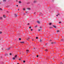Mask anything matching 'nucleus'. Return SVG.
Instances as JSON below:
<instances>
[{
	"instance_id": "nucleus-1",
	"label": "nucleus",
	"mask_w": 64,
	"mask_h": 64,
	"mask_svg": "<svg viewBox=\"0 0 64 64\" xmlns=\"http://www.w3.org/2000/svg\"><path fill=\"white\" fill-rule=\"evenodd\" d=\"M64 40V38H63L61 40V41L62 42H63Z\"/></svg>"
},
{
	"instance_id": "nucleus-2",
	"label": "nucleus",
	"mask_w": 64,
	"mask_h": 64,
	"mask_svg": "<svg viewBox=\"0 0 64 64\" xmlns=\"http://www.w3.org/2000/svg\"><path fill=\"white\" fill-rule=\"evenodd\" d=\"M37 1L36 0V1H34V3H35L37 2Z\"/></svg>"
},
{
	"instance_id": "nucleus-3",
	"label": "nucleus",
	"mask_w": 64,
	"mask_h": 64,
	"mask_svg": "<svg viewBox=\"0 0 64 64\" xmlns=\"http://www.w3.org/2000/svg\"><path fill=\"white\" fill-rule=\"evenodd\" d=\"M53 27H54V28H56V26H55V25H53Z\"/></svg>"
},
{
	"instance_id": "nucleus-4",
	"label": "nucleus",
	"mask_w": 64,
	"mask_h": 64,
	"mask_svg": "<svg viewBox=\"0 0 64 64\" xmlns=\"http://www.w3.org/2000/svg\"><path fill=\"white\" fill-rule=\"evenodd\" d=\"M37 22L38 23V24H40V22L39 21H37Z\"/></svg>"
},
{
	"instance_id": "nucleus-5",
	"label": "nucleus",
	"mask_w": 64,
	"mask_h": 64,
	"mask_svg": "<svg viewBox=\"0 0 64 64\" xmlns=\"http://www.w3.org/2000/svg\"><path fill=\"white\" fill-rule=\"evenodd\" d=\"M27 9L28 10H31V8H27Z\"/></svg>"
},
{
	"instance_id": "nucleus-6",
	"label": "nucleus",
	"mask_w": 64,
	"mask_h": 64,
	"mask_svg": "<svg viewBox=\"0 0 64 64\" xmlns=\"http://www.w3.org/2000/svg\"><path fill=\"white\" fill-rule=\"evenodd\" d=\"M10 48H8L7 49V50H10Z\"/></svg>"
},
{
	"instance_id": "nucleus-7",
	"label": "nucleus",
	"mask_w": 64,
	"mask_h": 64,
	"mask_svg": "<svg viewBox=\"0 0 64 64\" xmlns=\"http://www.w3.org/2000/svg\"><path fill=\"white\" fill-rule=\"evenodd\" d=\"M26 51L27 52H29V50H26Z\"/></svg>"
},
{
	"instance_id": "nucleus-8",
	"label": "nucleus",
	"mask_w": 64,
	"mask_h": 64,
	"mask_svg": "<svg viewBox=\"0 0 64 64\" xmlns=\"http://www.w3.org/2000/svg\"><path fill=\"white\" fill-rule=\"evenodd\" d=\"M5 56H8V54H5Z\"/></svg>"
},
{
	"instance_id": "nucleus-9",
	"label": "nucleus",
	"mask_w": 64,
	"mask_h": 64,
	"mask_svg": "<svg viewBox=\"0 0 64 64\" xmlns=\"http://www.w3.org/2000/svg\"><path fill=\"white\" fill-rule=\"evenodd\" d=\"M6 16H5L4 15H3V17H4V18H5V17H6Z\"/></svg>"
},
{
	"instance_id": "nucleus-10",
	"label": "nucleus",
	"mask_w": 64,
	"mask_h": 64,
	"mask_svg": "<svg viewBox=\"0 0 64 64\" xmlns=\"http://www.w3.org/2000/svg\"><path fill=\"white\" fill-rule=\"evenodd\" d=\"M30 3V2H27V4H29Z\"/></svg>"
},
{
	"instance_id": "nucleus-11",
	"label": "nucleus",
	"mask_w": 64,
	"mask_h": 64,
	"mask_svg": "<svg viewBox=\"0 0 64 64\" xmlns=\"http://www.w3.org/2000/svg\"><path fill=\"white\" fill-rule=\"evenodd\" d=\"M12 59L13 60H15V58H13Z\"/></svg>"
},
{
	"instance_id": "nucleus-12",
	"label": "nucleus",
	"mask_w": 64,
	"mask_h": 64,
	"mask_svg": "<svg viewBox=\"0 0 64 64\" xmlns=\"http://www.w3.org/2000/svg\"><path fill=\"white\" fill-rule=\"evenodd\" d=\"M15 17H16L17 16V15L16 14H15Z\"/></svg>"
},
{
	"instance_id": "nucleus-13",
	"label": "nucleus",
	"mask_w": 64,
	"mask_h": 64,
	"mask_svg": "<svg viewBox=\"0 0 64 64\" xmlns=\"http://www.w3.org/2000/svg\"><path fill=\"white\" fill-rule=\"evenodd\" d=\"M21 58H19V60H21Z\"/></svg>"
},
{
	"instance_id": "nucleus-14",
	"label": "nucleus",
	"mask_w": 64,
	"mask_h": 64,
	"mask_svg": "<svg viewBox=\"0 0 64 64\" xmlns=\"http://www.w3.org/2000/svg\"><path fill=\"white\" fill-rule=\"evenodd\" d=\"M19 3H21V2L20 1L19 2Z\"/></svg>"
},
{
	"instance_id": "nucleus-15",
	"label": "nucleus",
	"mask_w": 64,
	"mask_h": 64,
	"mask_svg": "<svg viewBox=\"0 0 64 64\" xmlns=\"http://www.w3.org/2000/svg\"><path fill=\"white\" fill-rule=\"evenodd\" d=\"M28 11H26V14H28Z\"/></svg>"
},
{
	"instance_id": "nucleus-16",
	"label": "nucleus",
	"mask_w": 64,
	"mask_h": 64,
	"mask_svg": "<svg viewBox=\"0 0 64 64\" xmlns=\"http://www.w3.org/2000/svg\"><path fill=\"white\" fill-rule=\"evenodd\" d=\"M17 55H16L15 56V58H16V57H17Z\"/></svg>"
},
{
	"instance_id": "nucleus-17",
	"label": "nucleus",
	"mask_w": 64,
	"mask_h": 64,
	"mask_svg": "<svg viewBox=\"0 0 64 64\" xmlns=\"http://www.w3.org/2000/svg\"><path fill=\"white\" fill-rule=\"evenodd\" d=\"M22 43H24V42H21Z\"/></svg>"
},
{
	"instance_id": "nucleus-18",
	"label": "nucleus",
	"mask_w": 64,
	"mask_h": 64,
	"mask_svg": "<svg viewBox=\"0 0 64 64\" xmlns=\"http://www.w3.org/2000/svg\"><path fill=\"white\" fill-rule=\"evenodd\" d=\"M0 18V19L1 20H2V18L1 17Z\"/></svg>"
},
{
	"instance_id": "nucleus-19",
	"label": "nucleus",
	"mask_w": 64,
	"mask_h": 64,
	"mask_svg": "<svg viewBox=\"0 0 64 64\" xmlns=\"http://www.w3.org/2000/svg\"><path fill=\"white\" fill-rule=\"evenodd\" d=\"M52 24H51V23H50L49 24V25H51Z\"/></svg>"
},
{
	"instance_id": "nucleus-20",
	"label": "nucleus",
	"mask_w": 64,
	"mask_h": 64,
	"mask_svg": "<svg viewBox=\"0 0 64 64\" xmlns=\"http://www.w3.org/2000/svg\"><path fill=\"white\" fill-rule=\"evenodd\" d=\"M29 39H30V38H28L27 39V40H29Z\"/></svg>"
},
{
	"instance_id": "nucleus-21",
	"label": "nucleus",
	"mask_w": 64,
	"mask_h": 64,
	"mask_svg": "<svg viewBox=\"0 0 64 64\" xmlns=\"http://www.w3.org/2000/svg\"><path fill=\"white\" fill-rule=\"evenodd\" d=\"M23 10H25V8H23Z\"/></svg>"
},
{
	"instance_id": "nucleus-22",
	"label": "nucleus",
	"mask_w": 64,
	"mask_h": 64,
	"mask_svg": "<svg viewBox=\"0 0 64 64\" xmlns=\"http://www.w3.org/2000/svg\"><path fill=\"white\" fill-rule=\"evenodd\" d=\"M59 15V14H58V15H56V16H58V15Z\"/></svg>"
},
{
	"instance_id": "nucleus-23",
	"label": "nucleus",
	"mask_w": 64,
	"mask_h": 64,
	"mask_svg": "<svg viewBox=\"0 0 64 64\" xmlns=\"http://www.w3.org/2000/svg\"><path fill=\"white\" fill-rule=\"evenodd\" d=\"M3 2H5V1H6V0H3Z\"/></svg>"
},
{
	"instance_id": "nucleus-24",
	"label": "nucleus",
	"mask_w": 64,
	"mask_h": 64,
	"mask_svg": "<svg viewBox=\"0 0 64 64\" xmlns=\"http://www.w3.org/2000/svg\"><path fill=\"white\" fill-rule=\"evenodd\" d=\"M37 27V26H34V27L36 28V27Z\"/></svg>"
},
{
	"instance_id": "nucleus-25",
	"label": "nucleus",
	"mask_w": 64,
	"mask_h": 64,
	"mask_svg": "<svg viewBox=\"0 0 64 64\" xmlns=\"http://www.w3.org/2000/svg\"><path fill=\"white\" fill-rule=\"evenodd\" d=\"M36 39H38V37H36Z\"/></svg>"
},
{
	"instance_id": "nucleus-26",
	"label": "nucleus",
	"mask_w": 64,
	"mask_h": 64,
	"mask_svg": "<svg viewBox=\"0 0 64 64\" xmlns=\"http://www.w3.org/2000/svg\"><path fill=\"white\" fill-rule=\"evenodd\" d=\"M19 40H21V38H19Z\"/></svg>"
},
{
	"instance_id": "nucleus-27",
	"label": "nucleus",
	"mask_w": 64,
	"mask_h": 64,
	"mask_svg": "<svg viewBox=\"0 0 64 64\" xmlns=\"http://www.w3.org/2000/svg\"><path fill=\"white\" fill-rule=\"evenodd\" d=\"M23 62L24 63H25V60H24Z\"/></svg>"
},
{
	"instance_id": "nucleus-28",
	"label": "nucleus",
	"mask_w": 64,
	"mask_h": 64,
	"mask_svg": "<svg viewBox=\"0 0 64 64\" xmlns=\"http://www.w3.org/2000/svg\"><path fill=\"white\" fill-rule=\"evenodd\" d=\"M45 51H46L47 52V51H48L47 49H46L45 50Z\"/></svg>"
},
{
	"instance_id": "nucleus-29",
	"label": "nucleus",
	"mask_w": 64,
	"mask_h": 64,
	"mask_svg": "<svg viewBox=\"0 0 64 64\" xmlns=\"http://www.w3.org/2000/svg\"><path fill=\"white\" fill-rule=\"evenodd\" d=\"M41 41H42V40H41V39L40 40V42H41Z\"/></svg>"
},
{
	"instance_id": "nucleus-30",
	"label": "nucleus",
	"mask_w": 64,
	"mask_h": 64,
	"mask_svg": "<svg viewBox=\"0 0 64 64\" xmlns=\"http://www.w3.org/2000/svg\"><path fill=\"white\" fill-rule=\"evenodd\" d=\"M29 28H30V29H31V27L30 26L29 27Z\"/></svg>"
},
{
	"instance_id": "nucleus-31",
	"label": "nucleus",
	"mask_w": 64,
	"mask_h": 64,
	"mask_svg": "<svg viewBox=\"0 0 64 64\" xmlns=\"http://www.w3.org/2000/svg\"><path fill=\"white\" fill-rule=\"evenodd\" d=\"M10 55H12V54H11V53H10Z\"/></svg>"
},
{
	"instance_id": "nucleus-32",
	"label": "nucleus",
	"mask_w": 64,
	"mask_h": 64,
	"mask_svg": "<svg viewBox=\"0 0 64 64\" xmlns=\"http://www.w3.org/2000/svg\"><path fill=\"white\" fill-rule=\"evenodd\" d=\"M2 9L1 8H0V10H2Z\"/></svg>"
},
{
	"instance_id": "nucleus-33",
	"label": "nucleus",
	"mask_w": 64,
	"mask_h": 64,
	"mask_svg": "<svg viewBox=\"0 0 64 64\" xmlns=\"http://www.w3.org/2000/svg\"><path fill=\"white\" fill-rule=\"evenodd\" d=\"M2 33V32H0V34H1Z\"/></svg>"
},
{
	"instance_id": "nucleus-34",
	"label": "nucleus",
	"mask_w": 64,
	"mask_h": 64,
	"mask_svg": "<svg viewBox=\"0 0 64 64\" xmlns=\"http://www.w3.org/2000/svg\"><path fill=\"white\" fill-rule=\"evenodd\" d=\"M37 57H38V56H38V55H37Z\"/></svg>"
},
{
	"instance_id": "nucleus-35",
	"label": "nucleus",
	"mask_w": 64,
	"mask_h": 64,
	"mask_svg": "<svg viewBox=\"0 0 64 64\" xmlns=\"http://www.w3.org/2000/svg\"><path fill=\"white\" fill-rule=\"evenodd\" d=\"M30 30H31V31H32V30H33L32 29H31Z\"/></svg>"
},
{
	"instance_id": "nucleus-36",
	"label": "nucleus",
	"mask_w": 64,
	"mask_h": 64,
	"mask_svg": "<svg viewBox=\"0 0 64 64\" xmlns=\"http://www.w3.org/2000/svg\"><path fill=\"white\" fill-rule=\"evenodd\" d=\"M59 30H57V32H59Z\"/></svg>"
},
{
	"instance_id": "nucleus-37",
	"label": "nucleus",
	"mask_w": 64,
	"mask_h": 64,
	"mask_svg": "<svg viewBox=\"0 0 64 64\" xmlns=\"http://www.w3.org/2000/svg\"><path fill=\"white\" fill-rule=\"evenodd\" d=\"M40 31V30H38V31Z\"/></svg>"
},
{
	"instance_id": "nucleus-38",
	"label": "nucleus",
	"mask_w": 64,
	"mask_h": 64,
	"mask_svg": "<svg viewBox=\"0 0 64 64\" xmlns=\"http://www.w3.org/2000/svg\"><path fill=\"white\" fill-rule=\"evenodd\" d=\"M51 44H53V42H52L51 43Z\"/></svg>"
},
{
	"instance_id": "nucleus-39",
	"label": "nucleus",
	"mask_w": 64,
	"mask_h": 64,
	"mask_svg": "<svg viewBox=\"0 0 64 64\" xmlns=\"http://www.w3.org/2000/svg\"><path fill=\"white\" fill-rule=\"evenodd\" d=\"M16 2H18V0H16Z\"/></svg>"
},
{
	"instance_id": "nucleus-40",
	"label": "nucleus",
	"mask_w": 64,
	"mask_h": 64,
	"mask_svg": "<svg viewBox=\"0 0 64 64\" xmlns=\"http://www.w3.org/2000/svg\"><path fill=\"white\" fill-rule=\"evenodd\" d=\"M6 12H7V13H8V12H8V11H7Z\"/></svg>"
},
{
	"instance_id": "nucleus-41",
	"label": "nucleus",
	"mask_w": 64,
	"mask_h": 64,
	"mask_svg": "<svg viewBox=\"0 0 64 64\" xmlns=\"http://www.w3.org/2000/svg\"><path fill=\"white\" fill-rule=\"evenodd\" d=\"M24 15H25V13H24Z\"/></svg>"
},
{
	"instance_id": "nucleus-42",
	"label": "nucleus",
	"mask_w": 64,
	"mask_h": 64,
	"mask_svg": "<svg viewBox=\"0 0 64 64\" xmlns=\"http://www.w3.org/2000/svg\"><path fill=\"white\" fill-rule=\"evenodd\" d=\"M59 23H61V22H59Z\"/></svg>"
},
{
	"instance_id": "nucleus-43",
	"label": "nucleus",
	"mask_w": 64,
	"mask_h": 64,
	"mask_svg": "<svg viewBox=\"0 0 64 64\" xmlns=\"http://www.w3.org/2000/svg\"><path fill=\"white\" fill-rule=\"evenodd\" d=\"M28 25H29V23H28Z\"/></svg>"
},
{
	"instance_id": "nucleus-44",
	"label": "nucleus",
	"mask_w": 64,
	"mask_h": 64,
	"mask_svg": "<svg viewBox=\"0 0 64 64\" xmlns=\"http://www.w3.org/2000/svg\"><path fill=\"white\" fill-rule=\"evenodd\" d=\"M40 28H41V26H40Z\"/></svg>"
},
{
	"instance_id": "nucleus-45",
	"label": "nucleus",
	"mask_w": 64,
	"mask_h": 64,
	"mask_svg": "<svg viewBox=\"0 0 64 64\" xmlns=\"http://www.w3.org/2000/svg\"><path fill=\"white\" fill-rule=\"evenodd\" d=\"M18 6V5H16V6Z\"/></svg>"
},
{
	"instance_id": "nucleus-46",
	"label": "nucleus",
	"mask_w": 64,
	"mask_h": 64,
	"mask_svg": "<svg viewBox=\"0 0 64 64\" xmlns=\"http://www.w3.org/2000/svg\"><path fill=\"white\" fill-rule=\"evenodd\" d=\"M60 64H62V62H61V63H60Z\"/></svg>"
},
{
	"instance_id": "nucleus-47",
	"label": "nucleus",
	"mask_w": 64,
	"mask_h": 64,
	"mask_svg": "<svg viewBox=\"0 0 64 64\" xmlns=\"http://www.w3.org/2000/svg\"><path fill=\"white\" fill-rule=\"evenodd\" d=\"M28 52H27V53H26V54H28Z\"/></svg>"
},
{
	"instance_id": "nucleus-48",
	"label": "nucleus",
	"mask_w": 64,
	"mask_h": 64,
	"mask_svg": "<svg viewBox=\"0 0 64 64\" xmlns=\"http://www.w3.org/2000/svg\"><path fill=\"white\" fill-rule=\"evenodd\" d=\"M50 41H51V40H50Z\"/></svg>"
},
{
	"instance_id": "nucleus-49",
	"label": "nucleus",
	"mask_w": 64,
	"mask_h": 64,
	"mask_svg": "<svg viewBox=\"0 0 64 64\" xmlns=\"http://www.w3.org/2000/svg\"><path fill=\"white\" fill-rule=\"evenodd\" d=\"M47 44H46V45H47Z\"/></svg>"
},
{
	"instance_id": "nucleus-50",
	"label": "nucleus",
	"mask_w": 64,
	"mask_h": 64,
	"mask_svg": "<svg viewBox=\"0 0 64 64\" xmlns=\"http://www.w3.org/2000/svg\"><path fill=\"white\" fill-rule=\"evenodd\" d=\"M50 28H52L50 27Z\"/></svg>"
},
{
	"instance_id": "nucleus-51",
	"label": "nucleus",
	"mask_w": 64,
	"mask_h": 64,
	"mask_svg": "<svg viewBox=\"0 0 64 64\" xmlns=\"http://www.w3.org/2000/svg\"><path fill=\"white\" fill-rule=\"evenodd\" d=\"M34 48V49H35V48Z\"/></svg>"
},
{
	"instance_id": "nucleus-52",
	"label": "nucleus",
	"mask_w": 64,
	"mask_h": 64,
	"mask_svg": "<svg viewBox=\"0 0 64 64\" xmlns=\"http://www.w3.org/2000/svg\"><path fill=\"white\" fill-rule=\"evenodd\" d=\"M34 14H35V12H34Z\"/></svg>"
},
{
	"instance_id": "nucleus-53",
	"label": "nucleus",
	"mask_w": 64,
	"mask_h": 64,
	"mask_svg": "<svg viewBox=\"0 0 64 64\" xmlns=\"http://www.w3.org/2000/svg\"><path fill=\"white\" fill-rule=\"evenodd\" d=\"M17 64H19L18 63H17Z\"/></svg>"
},
{
	"instance_id": "nucleus-54",
	"label": "nucleus",
	"mask_w": 64,
	"mask_h": 64,
	"mask_svg": "<svg viewBox=\"0 0 64 64\" xmlns=\"http://www.w3.org/2000/svg\"><path fill=\"white\" fill-rule=\"evenodd\" d=\"M39 16H40V14H39Z\"/></svg>"
},
{
	"instance_id": "nucleus-55",
	"label": "nucleus",
	"mask_w": 64,
	"mask_h": 64,
	"mask_svg": "<svg viewBox=\"0 0 64 64\" xmlns=\"http://www.w3.org/2000/svg\"><path fill=\"white\" fill-rule=\"evenodd\" d=\"M32 41H33V40H32Z\"/></svg>"
},
{
	"instance_id": "nucleus-56",
	"label": "nucleus",
	"mask_w": 64,
	"mask_h": 64,
	"mask_svg": "<svg viewBox=\"0 0 64 64\" xmlns=\"http://www.w3.org/2000/svg\"><path fill=\"white\" fill-rule=\"evenodd\" d=\"M1 58H2V57H1Z\"/></svg>"
},
{
	"instance_id": "nucleus-57",
	"label": "nucleus",
	"mask_w": 64,
	"mask_h": 64,
	"mask_svg": "<svg viewBox=\"0 0 64 64\" xmlns=\"http://www.w3.org/2000/svg\"><path fill=\"white\" fill-rule=\"evenodd\" d=\"M18 10H19L18 9Z\"/></svg>"
},
{
	"instance_id": "nucleus-58",
	"label": "nucleus",
	"mask_w": 64,
	"mask_h": 64,
	"mask_svg": "<svg viewBox=\"0 0 64 64\" xmlns=\"http://www.w3.org/2000/svg\"><path fill=\"white\" fill-rule=\"evenodd\" d=\"M54 43H55V42H54Z\"/></svg>"
},
{
	"instance_id": "nucleus-59",
	"label": "nucleus",
	"mask_w": 64,
	"mask_h": 64,
	"mask_svg": "<svg viewBox=\"0 0 64 64\" xmlns=\"http://www.w3.org/2000/svg\"><path fill=\"white\" fill-rule=\"evenodd\" d=\"M20 53V54H21V53Z\"/></svg>"
},
{
	"instance_id": "nucleus-60",
	"label": "nucleus",
	"mask_w": 64,
	"mask_h": 64,
	"mask_svg": "<svg viewBox=\"0 0 64 64\" xmlns=\"http://www.w3.org/2000/svg\"><path fill=\"white\" fill-rule=\"evenodd\" d=\"M63 59H64V58H63Z\"/></svg>"
}]
</instances>
